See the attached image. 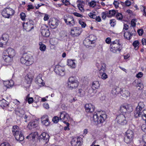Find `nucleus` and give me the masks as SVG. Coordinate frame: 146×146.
Wrapping results in <instances>:
<instances>
[{"mask_svg": "<svg viewBox=\"0 0 146 146\" xmlns=\"http://www.w3.org/2000/svg\"><path fill=\"white\" fill-rule=\"evenodd\" d=\"M21 62L27 66H29L34 62V59L33 56L30 54L24 53L20 58Z\"/></svg>", "mask_w": 146, "mask_h": 146, "instance_id": "1", "label": "nucleus"}, {"mask_svg": "<svg viewBox=\"0 0 146 146\" xmlns=\"http://www.w3.org/2000/svg\"><path fill=\"white\" fill-rule=\"evenodd\" d=\"M103 112H99L93 115L92 120L96 124L102 123L106 118V114Z\"/></svg>", "mask_w": 146, "mask_h": 146, "instance_id": "2", "label": "nucleus"}, {"mask_svg": "<svg viewBox=\"0 0 146 146\" xmlns=\"http://www.w3.org/2000/svg\"><path fill=\"white\" fill-rule=\"evenodd\" d=\"M79 82L74 77H70L68 80V82L66 86L70 89H75L78 86Z\"/></svg>", "mask_w": 146, "mask_h": 146, "instance_id": "3", "label": "nucleus"}, {"mask_svg": "<svg viewBox=\"0 0 146 146\" xmlns=\"http://www.w3.org/2000/svg\"><path fill=\"white\" fill-rule=\"evenodd\" d=\"M15 11L13 9L10 8H7L3 9L1 14L5 18H9L12 17Z\"/></svg>", "mask_w": 146, "mask_h": 146, "instance_id": "4", "label": "nucleus"}, {"mask_svg": "<svg viewBox=\"0 0 146 146\" xmlns=\"http://www.w3.org/2000/svg\"><path fill=\"white\" fill-rule=\"evenodd\" d=\"M132 110V107L129 105L126 104L121 105L119 110L120 112L123 113L130 112Z\"/></svg>", "mask_w": 146, "mask_h": 146, "instance_id": "5", "label": "nucleus"}, {"mask_svg": "<svg viewBox=\"0 0 146 146\" xmlns=\"http://www.w3.org/2000/svg\"><path fill=\"white\" fill-rule=\"evenodd\" d=\"M82 31V29L79 27H74L71 29L70 34L73 36H77L81 34Z\"/></svg>", "mask_w": 146, "mask_h": 146, "instance_id": "6", "label": "nucleus"}, {"mask_svg": "<svg viewBox=\"0 0 146 146\" xmlns=\"http://www.w3.org/2000/svg\"><path fill=\"white\" fill-rule=\"evenodd\" d=\"M34 76V73L33 71H31L25 76V82L28 84L27 87L29 88L30 86V84L32 82L33 78Z\"/></svg>", "mask_w": 146, "mask_h": 146, "instance_id": "7", "label": "nucleus"}, {"mask_svg": "<svg viewBox=\"0 0 146 146\" xmlns=\"http://www.w3.org/2000/svg\"><path fill=\"white\" fill-rule=\"evenodd\" d=\"M60 119L64 123H66L69 121L70 117L66 112L64 111L60 113Z\"/></svg>", "mask_w": 146, "mask_h": 146, "instance_id": "8", "label": "nucleus"}, {"mask_svg": "<svg viewBox=\"0 0 146 146\" xmlns=\"http://www.w3.org/2000/svg\"><path fill=\"white\" fill-rule=\"evenodd\" d=\"M145 107V105L143 102H140L138 106L136 108V110L134 113V116L135 117H137L140 115V111L142 110V109Z\"/></svg>", "mask_w": 146, "mask_h": 146, "instance_id": "9", "label": "nucleus"}, {"mask_svg": "<svg viewBox=\"0 0 146 146\" xmlns=\"http://www.w3.org/2000/svg\"><path fill=\"white\" fill-rule=\"evenodd\" d=\"M33 22L32 20H30L28 22L23 24V28L27 31H30L34 28Z\"/></svg>", "mask_w": 146, "mask_h": 146, "instance_id": "10", "label": "nucleus"}, {"mask_svg": "<svg viewBox=\"0 0 146 146\" xmlns=\"http://www.w3.org/2000/svg\"><path fill=\"white\" fill-rule=\"evenodd\" d=\"M54 71L57 74L61 76H63L65 74L64 67L59 65L56 66Z\"/></svg>", "mask_w": 146, "mask_h": 146, "instance_id": "11", "label": "nucleus"}, {"mask_svg": "<svg viewBox=\"0 0 146 146\" xmlns=\"http://www.w3.org/2000/svg\"><path fill=\"white\" fill-rule=\"evenodd\" d=\"M82 139L80 137H75L73 138L71 141L72 146H81Z\"/></svg>", "mask_w": 146, "mask_h": 146, "instance_id": "12", "label": "nucleus"}, {"mask_svg": "<svg viewBox=\"0 0 146 146\" xmlns=\"http://www.w3.org/2000/svg\"><path fill=\"white\" fill-rule=\"evenodd\" d=\"M48 23L51 28L54 29L57 27L58 25V20L55 18H50L49 20Z\"/></svg>", "mask_w": 146, "mask_h": 146, "instance_id": "13", "label": "nucleus"}, {"mask_svg": "<svg viewBox=\"0 0 146 146\" xmlns=\"http://www.w3.org/2000/svg\"><path fill=\"white\" fill-rule=\"evenodd\" d=\"M116 121L118 123L122 125L126 124L127 122L125 117L123 114H120L117 116Z\"/></svg>", "mask_w": 146, "mask_h": 146, "instance_id": "14", "label": "nucleus"}, {"mask_svg": "<svg viewBox=\"0 0 146 146\" xmlns=\"http://www.w3.org/2000/svg\"><path fill=\"white\" fill-rule=\"evenodd\" d=\"M41 32L42 35L46 37H48L50 34L48 27L46 25H43L41 27Z\"/></svg>", "mask_w": 146, "mask_h": 146, "instance_id": "15", "label": "nucleus"}, {"mask_svg": "<svg viewBox=\"0 0 146 146\" xmlns=\"http://www.w3.org/2000/svg\"><path fill=\"white\" fill-rule=\"evenodd\" d=\"M42 74H38L35 80V82L40 87L43 86L45 84L43 82V80L42 79Z\"/></svg>", "mask_w": 146, "mask_h": 146, "instance_id": "16", "label": "nucleus"}, {"mask_svg": "<svg viewBox=\"0 0 146 146\" xmlns=\"http://www.w3.org/2000/svg\"><path fill=\"white\" fill-rule=\"evenodd\" d=\"M106 64H103L102 66L101 69H100L99 74L101 78L105 80L107 79L108 77V75L104 72L106 70Z\"/></svg>", "mask_w": 146, "mask_h": 146, "instance_id": "17", "label": "nucleus"}, {"mask_svg": "<svg viewBox=\"0 0 146 146\" xmlns=\"http://www.w3.org/2000/svg\"><path fill=\"white\" fill-rule=\"evenodd\" d=\"M67 65L71 68H75L76 66V61L75 59H69L67 60Z\"/></svg>", "mask_w": 146, "mask_h": 146, "instance_id": "18", "label": "nucleus"}, {"mask_svg": "<svg viewBox=\"0 0 146 146\" xmlns=\"http://www.w3.org/2000/svg\"><path fill=\"white\" fill-rule=\"evenodd\" d=\"M41 121L43 125L48 126L50 124V121L48 115H44L41 118Z\"/></svg>", "mask_w": 146, "mask_h": 146, "instance_id": "19", "label": "nucleus"}, {"mask_svg": "<svg viewBox=\"0 0 146 146\" xmlns=\"http://www.w3.org/2000/svg\"><path fill=\"white\" fill-rule=\"evenodd\" d=\"M85 108L87 112L92 113L94 111L95 107L92 104H88L85 105Z\"/></svg>", "mask_w": 146, "mask_h": 146, "instance_id": "20", "label": "nucleus"}, {"mask_svg": "<svg viewBox=\"0 0 146 146\" xmlns=\"http://www.w3.org/2000/svg\"><path fill=\"white\" fill-rule=\"evenodd\" d=\"M7 54L8 56L14 58L16 55V52L15 50L13 48L9 47L7 48L6 50Z\"/></svg>", "mask_w": 146, "mask_h": 146, "instance_id": "21", "label": "nucleus"}, {"mask_svg": "<svg viewBox=\"0 0 146 146\" xmlns=\"http://www.w3.org/2000/svg\"><path fill=\"white\" fill-rule=\"evenodd\" d=\"M38 120L35 119L29 123L27 127L29 129H32L37 127L38 126Z\"/></svg>", "mask_w": 146, "mask_h": 146, "instance_id": "22", "label": "nucleus"}, {"mask_svg": "<svg viewBox=\"0 0 146 146\" xmlns=\"http://www.w3.org/2000/svg\"><path fill=\"white\" fill-rule=\"evenodd\" d=\"M121 46L110 45V50L113 53H116L117 51H120L121 50Z\"/></svg>", "mask_w": 146, "mask_h": 146, "instance_id": "23", "label": "nucleus"}, {"mask_svg": "<svg viewBox=\"0 0 146 146\" xmlns=\"http://www.w3.org/2000/svg\"><path fill=\"white\" fill-rule=\"evenodd\" d=\"M3 84L7 88H9L13 86L14 84V82L12 80H8L4 81L3 82Z\"/></svg>", "mask_w": 146, "mask_h": 146, "instance_id": "24", "label": "nucleus"}, {"mask_svg": "<svg viewBox=\"0 0 146 146\" xmlns=\"http://www.w3.org/2000/svg\"><path fill=\"white\" fill-rule=\"evenodd\" d=\"M3 58L4 61L7 63V65H8L11 62L13 59V58L11 56L6 55H4L3 56Z\"/></svg>", "mask_w": 146, "mask_h": 146, "instance_id": "25", "label": "nucleus"}, {"mask_svg": "<svg viewBox=\"0 0 146 146\" xmlns=\"http://www.w3.org/2000/svg\"><path fill=\"white\" fill-rule=\"evenodd\" d=\"M13 135L14 136L17 133L21 132L19 127L17 125L13 126L12 129Z\"/></svg>", "mask_w": 146, "mask_h": 146, "instance_id": "26", "label": "nucleus"}, {"mask_svg": "<svg viewBox=\"0 0 146 146\" xmlns=\"http://www.w3.org/2000/svg\"><path fill=\"white\" fill-rule=\"evenodd\" d=\"M40 137L41 139H42L44 140L45 141L46 143L49 140V135L48 134L46 133H42L40 135Z\"/></svg>", "mask_w": 146, "mask_h": 146, "instance_id": "27", "label": "nucleus"}, {"mask_svg": "<svg viewBox=\"0 0 146 146\" xmlns=\"http://www.w3.org/2000/svg\"><path fill=\"white\" fill-rule=\"evenodd\" d=\"M14 136L16 139L18 141H22L24 139V137L22 134L21 132L17 133Z\"/></svg>", "mask_w": 146, "mask_h": 146, "instance_id": "28", "label": "nucleus"}, {"mask_svg": "<svg viewBox=\"0 0 146 146\" xmlns=\"http://www.w3.org/2000/svg\"><path fill=\"white\" fill-rule=\"evenodd\" d=\"M100 86V84L99 81H95L93 82L92 84V88L94 90L98 89Z\"/></svg>", "mask_w": 146, "mask_h": 146, "instance_id": "29", "label": "nucleus"}, {"mask_svg": "<svg viewBox=\"0 0 146 146\" xmlns=\"http://www.w3.org/2000/svg\"><path fill=\"white\" fill-rule=\"evenodd\" d=\"M9 39V35L6 34H4L2 35L0 38V41L4 42V43L7 44Z\"/></svg>", "mask_w": 146, "mask_h": 146, "instance_id": "30", "label": "nucleus"}, {"mask_svg": "<svg viewBox=\"0 0 146 146\" xmlns=\"http://www.w3.org/2000/svg\"><path fill=\"white\" fill-rule=\"evenodd\" d=\"M88 38L89 39L88 40L90 42L91 44L94 43L95 42V40H96L97 38L96 36L92 35H90L89 36Z\"/></svg>", "mask_w": 146, "mask_h": 146, "instance_id": "31", "label": "nucleus"}, {"mask_svg": "<svg viewBox=\"0 0 146 146\" xmlns=\"http://www.w3.org/2000/svg\"><path fill=\"white\" fill-rule=\"evenodd\" d=\"M39 48L40 50L42 52H44L46 49V46L42 42L39 43Z\"/></svg>", "mask_w": 146, "mask_h": 146, "instance_id": "32", "label": "nucleus"}, {"mask_svg": "<svg viewBox=\"0 0 146 146\" xmlns=\"http://www.w3.org/2000/svg\"><path fill=\"white\" fill-rule=\"evenodd\" d=\"M73 18L72 16L69 15H66L64 17V20L66 24L70 21H71Z\"/></svg>", "mask_w": 146, "mask_h": 146, "instance_id": "33", "label": "nucleus"}, {"mask_svg": "<svg viewBox=\"0 0 146 146\" xmlns=\"http://www.w3.org/2000/svg\"><path fill=\"white\" fill-rule=\"evenodd\" d=\"M8 105L7 102L5 100H0V106L3 109L5 107H7Z\"/></svg>", "mask_w": 146, "mask_h": 146, "instance_id": "34", "label": "nucleus"}, {"mask_svg": "<svg viewBox=\"0 0 146 146\" xmlns=\"http://www.w3.org/2000/svg\"><path fill=\"white\" fill-rule=\"evenodd\" d=\"M125 137L131 138L133 139V132L131 130H128L126 132Z\"/></svg>", "mask_w": 146, "mask_h": 146, "instance_id": "35", "label": "nucleus"}, {"mask_svg": "<svg viewBox=\"0 0 146 146\" xmlns=\"http://www.w3.org/2000/svg\"><path fill=\"white\" fill-rule=\"evenodd\" d=\"M37 135V132H33L29 135L27 136L26 137L27 139L31 140L35 138V137Z\"/></svg>", "mask_w": 146, "mask_h": 146, "instance_id": "36", "label": "nucleus"}, {"mask_svg": "<svg viewBox=\"0 0 146 146\" xmlns=\"http://www.w3.org/2000/svg\"><path fill=\"white\" fill-rule=\"evenodd\" d=\"M132 35V33H129L128 32H126L124 33V36L125 38H126L128 40H129L131 39Z\"/></svg>", "mask_w": 146, "mask_h": 146, "instance_id": "37", "label": "nucleus"}, {"mask_svg": "<svg viewBox=\"0 0 146 146\" xmlns=\"http://www.w3.org/2000/svg\"><path fill=\"white\" fill-rule=\"evenodd\" d=\"M117 12L116 11L114 10H110L109 11L107 15V16L108 17H110L111 16H113L115 14H116Z\"/></svg>", "mask_w": 146, "mask_h": 146, "instance_id": "38", "label": "nucleus"}, {"mask_svg": "<svg viewBox=\"0 0 146 146\" xmlns=\"http://www.w3.org/2000/svg\"><path fill=\"white\" fill-rule=\"evenodd\" d=\"M133 45L135 50H137L138 49L139 42L138 41L136 40L134 41L133 43Z\"/></svg>", "mask_w": 146, "mask_h": 146, "instance_id": "39", "label": "nucleus"}, {"mask_svg": "<svg viewBox=\"0 0 146 146\" xmlns=\"http://www.w3.org/2000/svg\"><path fill=\"white\" fill-rule=\"evenodd\" d=\"M50 42L52 45H55L57 43V39L56 38H51L50 40Z\"/></svg>", "mask_w": 146, "mask_h": 146, "instance_id": "40", "label": "nucleus"}, {"mask_svg": "<svg viewBox=\"0 0 146 146\" xmlns=\"http://www.w3.org/2000/svg\"><path fill=\"white\" fill-rule=\"evenodd\" d=\"M140 115L139 117L141 116L143 119H146V110H144L143 112L140 111Z\"/></svg>", "mask_w": 146, "mask_h": 146, "instance_id": "41", "label": "nucleus"}, {"mask_svg": "<svg viewBox=\"0 0 146 146\" xmlns=\"http://www.w3.org/2000/svg\"><path fill=\"white\" fill-rule=\"evenodd\" d=\"M103 64H105L104 63H102L101 61H97L96 63V66L97 68L98 69V70L100 71V69H101L102 66Z\"/></svg>", "mask_w": 146, "mask_h": 146, "instance_id": "42", "label": "nucleus"}, {"mask_svg": "<svg viewBox=\"0 0 146 146\" xmlns=\"http://www.w3.org/2000/svg\"><path fill=\"white\" fill-rule=\"evenodd\" d=\"M132 140L133 138L125 137L124 138V141L126 143L129 144L132 142Z\"/></svg>", "mask_w": 146, "mask_h": 146, "instance_id": "43", "label": "nucleus"}, {"mask_svg": "<svg viewBox=\"0 0 146 146\" xmlns=\"http://www.w3.org/2000/svg\"><path fill=\"white\" fill-rule=\"evenodd\" d=\"M66 25L71 27L74 26L75 24L74 20V18L71 21H70L66 23Z\"/></svg>", "mask_w": 146, "mask_h": 146, "instance_id": "44", "label": "nucleus"}, {"mask_svg": "<svg viewBox=\"0 0 146 146\" xmlns=\"http://www.w3.org/2000/svg\"><path fill=\"white\" fill-rule=\"evenodd\" d=\"M115 45L118 46H121L119 43V40H115L112 42L110 44V45Z\"/></svg>", "mask_w": 146, "mask_h": 146, "instance_id": "45", "label": "nucleus"}, {"mask_svg": "<svg viewBox=\"0 0 146 146\" xmlns=\"http://www.w3.org/2000/svg\"><path fill=\"white\" fill-rule=\"evenodd\" d=\"M78 22L82 28H84L86 27V23L84 21H83L81 19H78Z\"/></svg>", "mask_w": 146, "mask_h": 146, "instance_id": "46", "label": "nucleus"}, {"mask_svg": "<svg viewBox=\"0 0 146 146\" xmlns=\"http://www.w3.org/2000/svg\"><path fill=\"white\" fill-rule=\"evenodd\" d=\"M121 94L122 97L124 98H126L129 96V93L128 92H121Z\"/></svg>", "mask_w": 146, "mask_h": 146, "instance_id": "47", "label": "nucleus"}, {"mask_svg": "<svg viewBox=\"0 0 146 146\" xmlns=\"http://www.w3.org/2000/svg\"><path fill=\"white\" fill-rule=\"evenodd\" d=\"M15 113L16 114L19 116H21L23 114H24V112L23 110H21L20 111H16Z\"/></svg>", "mask_w": 146, "mask_h": 146, "instance_id": "48", "label": "nucleus"}, {"mask_svg": "<svg viewBox=\"0 0 146 146\" xmlns=\"http://www.w3.org/2000/svg\"><path fill=\"white\" fill-rule=\"evenodd\" d=\"M96 2L94 1H92L88 3V5L90 7H94L96 5Z\"/></svg>", "mask_w": 146, "mask_h": 146, "instance_id": "49", "label": "nucleus"}, {"mask_svg": "<svg viewBox=\"0 0 146 146\" xmlns=\"http://www.w3.org/2000/svg\"><path fill=\"white\" fill-rule=\"evenodd\" d=\"M141 10L143 13V15L146 17V8L144 6H142L141 8Z\"/></svg>", "mask_w": 146, "mask_h": 146, "instance_id": "50", "label": "nucleus"}, {"mask_svg": "<svg viewBox=\"0 0 146 146\" xmlns=\"http://www.w3.org/2000/svg\"><path fill=\"white\" fill-rule=\"evenodd\" d=\"M44 13H41L39 11H37L35 13V15L38 17H40L44 16Z\"/></svg>", "mask_w": 146, "mask_h": 146, "instance_id": "51", "label": "nucleus"}, {"mask_svg": "<svg viewBox=\"0 0 146 146\" xmlns=\"http://www.w3.org/2000/svg\"><path fill=\"white\" fill-rule=\"evenodd\" d=\"M116 17L117 19L118 20H121L123 18V16L121 13H117L116 14Z\"/></svg>", "mask_w": 146, "mask_h": 146, "instance_id": "52", "label": "nucleus"}, {"mask_svg": "<svg viewBox=\"0 0 146 146\" xmlns=\"http://www.w3.org/2000/svg\"><path fill=\"white\" fill-rule=\"evenodd\" d=\"M21 19L23 21H25L26 17V15L24 13L21 12L20 15Z\"/></svg>", "mask_w": 146, "mask_h": 146, "instance_id": "53", "label": "nucleus"}, {"mask_svg": "<svg viewBox=\"0 0 146 146\" xmlns=\"http://www.w3.org/2000/svg\"><path fill=\"white\" fill-rule=\"evenodd\" d=\"M29 95H28L27 97V101L28 103L29 104H31L33 103V98L32 97H29Z\"/></svg>", "mask_w": 146, "mask_h": 146, "instance_id": "54", "label": "nucleus"}, {"mask_svg": "<svg viewBox=\"0 0 146 146\" xmlns=\"http://www.w3.org/2000/svg\"><path fill=\"white\" fill-rule=\"evenodd\" d=\"M77 7L82 12H83L84 11V10L83 7V5L80 4H79L78 5Z\"/></svg>", "mask_w": 146, "mask_h": 146, "instance_id": "55", "label": "nucleus"}, {"mask_svg": "<svg viewBox=\"0 0 146 146\" xmlns=\"http://www.w3.org/2000/svg\"><path fill=\"white\" fill-rule=\"evenodd\" d=\"M137 22V20L136 19H132L131 21V26L133 27H135L136 24V23Z\"/></svg>", "mask_w": 146, "mask_h": 146, "instance_id": "56", "label": "nucleus"}, {"mask_svg": "<svg viewBox=\"0 0 146 146\" xmlns=\"http://www.w3.org/2000/svg\"><path fill=\"white\" fill-rule=\"evenodd\" d=\"M59 120V117L57 116L54 117L52 119V121L55 123H57L58 122Z\"/></svg>", "mask_w": 146, "mask_h": 146, "instance_id": "57", "label": "nucleus"}, {"mask_svg": "<svg viewBox=\"0 0 146 146\" xmlns=\"http://www.w3.org/2000/svg\"><path fill=\"white\" fill-rule=\"evenodd\" d=\"M116 21L115 19H111L110 21V23L111 26L114 27L116 24Z\"/></svg>", "mask_w": 146, "mask_h": 146, "instance_id": "58", "label": "nucleus"}, {"mask_svg": "<svg viewBox=\"0 0 146 146\" xmlns=\"http://www.w3.org/2000/svg\"><path fill=\"white\" fill-rule=\"evenodd\" d=\"M79 56L82 59H84L86 58V55L84 53H81Z\"/></svg>", "mask_w": 146, "mask_h": 146, "instance_id": "59", "label": "nucleus"}, {"mask_svg": "<svg viewBox=\"0 0 146 146\" xmlns=\"http://www.w3.org/2000/svg\"><path fill=\"white\" fill-rule=\"evenodd\" d=\"M73 14L74 16L77 17H80V18H82L83 17V16L82 15H81L77 12H74Z\"/></svg>", "mask_w": 146, "mask_h": 146, "instance_id": "60", "label": "nucleus"}, {"mask_svg": "<svg viewBox=\"0 0 146 146\" xmlns=\"http://www.w3.org/2000/svg\"><path fill=\"white\" fill-rule=\"evenodd\" d=\"M88 15L90 18L93 19H95L96 17V15L92 13H89Z\"/></svg>", "mask_w": 146, "mask_h": 146, "instance_id": "61", "label": "nucleus"}, {"mask_svg": "<svg viewBox=\"0 0 146 146\" xmlns=\"http://www.w3.org/2000/svg\"><path fill=\"white\" fill-rule=\"evenodd\" d=\"M143 75V74L141 72H139L136 75V77L137 78H139L142 77Z\"/></svg>", "mask_w": 146, "mask_h": 146, "instance_id": "62", "label": "nucleus"}, {"mask_svg": "<svg viewBox=\"0 0 146 146\" xmlns=\"http://www.w3.org/2000/svg\"><path fill=\"white\" fill-rule=\"evenodd\" d=\"M66 123V126H65L64 128V129L65 130H70V128H69L70 124L68 122H66V123Z\"/></svg>", "mask_w": 146, "mask_h": 146, "instance_id": "63", "label": "nucleus"}, {"mask_svg": "<svg viewBox=\"0 0 146 146\" xmlns=\"http://www.w3.org/2000/svg\"><path fill=\"white\" fill-rule=\"evenodd\" d=\"M113 4L116 8H117L118 7L119 3L118 1H114L113 2Z\"/></svg>", "mask_w": 146, "mask_h": 146, "instance_id": "64", "label": "nucleus"}]
</instances>
